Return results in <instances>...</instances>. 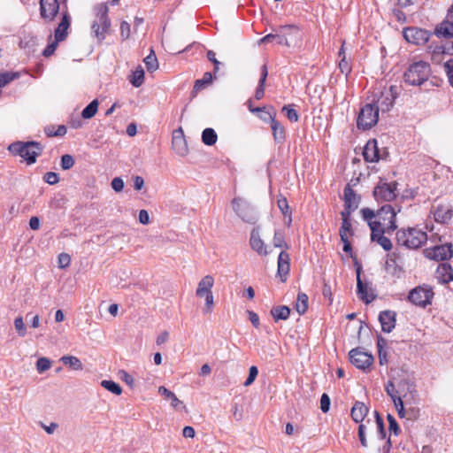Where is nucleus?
<instances>
[{
    "mask_svg": "<svg viewBox=\"0 0 453 453\" xmlns=\"http://www.w3.org/2000/svg\"><path fill=\"white\" fill-rule=\"evenodd\" d=\"M96 19L91 25L94 35L98 41L102 42L105 38L111 26V21L107 17L108 7L104 4H97L95 7Z\"/></svg>",
    "mask_w": 453,
    "mask_h": 453,
    "instance_id": "20e7f679",
    "label": "nucleus"
},
{
    "mask_svg": "<svg viewBox=\"0 0 453 453\" xmlns=\"http://www.w3.org/2000/svg\"><path fill=\"white\" fill-rule=\"evenodd\" d=\"M14 326L19 336H25L27 334V328L24 324L22 317H18L14 319Z\"/></svg>",
    "mask_w": 453,
    "mask_h": 453,
    "instance_id": "3c124183",
    "label": "nucleus"
},
{
    "mask_svg": "<svg viewBox=\"0 0 453 453\" xmlns=\"http://www.w3.org/2000/svg\"><path fill=\"white\" fill-rule=\"evenodd\" d=\"M395 408L397 411L398 417L400 418H411L414 417L415 410L413 407L405 408V402L402 401L400 398H397L396 401L394 402Z\"/></svg>",
    "mask_w": 453,
    "mask_h": 453,
    "instance_id": "c85d7f7f",
    "label": "nucleus"
},
{
    "mask_svg": "<svg viewBox=\"0 0 453 453\" xmlns=\"http://www.w3.org/2000/svg\"><path fill=\"white\" fill-rule=\"evenodd\" d=\"M435 33L438 35L444 37H453V22L445 21L442 22L436 29Z\"/></svg>",
    "mask_w": 453,
    "mask_h": 453,
    "instance_id": "c9c22d12",
    "label": "nucleus"
},
{
    "mask_svg": "<svg viewBox=\"0 0 453 453\" xmlns=\"http://www.w3.org/2000/svg\"><path fill=\"white\" fill-rule=\"evenodd\" d=\"M278 207L279 209L280 210V211L283 213V214H287L288 212V201L285 197H280L278 199Z\"/></svg>",
    "mask_w": 453,
    "mask_h": 453,
    "instance_id": "774afa93",
    "label": "nucleus"
},
{
    "mask_svg": "<svg viewBox=\"0 0 453 453\" xmlns=\"http://www.w3.org/2000/svg\"><path fill=\"white\" fill-rule=\"evenodd\" d=\"M71 263V257L66 253H61L59 254L58 257V265L59 268H66L70 265Z\"/></svg>",
    "mask_w": 453,
    "mask_h": 453,
    "instance_id": "13d9d810",
    "label": "nucleus"
},
{
    "mask_svg": "<svg viewBox=\"0 0 453 453\" xmlns=\"http://www.w3.org/2000/svg\"><path fill=\"white\" fill-rule=\"evenodd\" d=\"M397 395H399L401 400L405 402L406 406H408L415 402L417 391L412 383L404 380L397 384Z\"/></svg>",
    "mask_w": 453,
    "mask_h": 453,
    "instance_id": "2eb2a0df",
    "label": "nucleus"
},
{
    "mask_svg": "<svg viewBox=\"0 0 453 453\" xmlns=\"http://www.w3.org/2000/svg\"><path fill=\"white\" fill-rule=\"evenodd\" d=\"M434 293L428 287H417L409 294V300L415 305L425 307L431 303Z\"/></svg>",
    "mask_w": 453,
    "mask_h": 453,
    "instance_id": "9b49d317",
    "label": "nucleus"
},
{
    "mask_svg": "<svg viewBox=\"0 0 453 453\" xmlns=\"http://www.w3.org/2000/svg\"><path fill=\"white\" fill-rule=\"evenodd\" d=\"M257 374H258L257 367L255 365L250 366V370H249V376H248L247 380L244 381L243 385L245 387L250 386L255 381Z\"/></svg>",
    "mask_w": 453,
    "mask_h": 453,
    "instance_id": "603ef678",
    "label": "nucleus"
},
{
    "mask_svg": "<svg viewBox=\"0 0 453 453\" xmlns=\"http://www.w3.org/2000/svg\"><path fill=\"white\" fill-rule=\"evenodd\" d=\"M365 429L366 426L364 424H360L358 426V437L360 440V443L363 447H367V440L365 437Z\"/></svg>",
    "mask_w": 453,
    "mask_h": 453,
    "instance_id": "69168bd1",
    "label": "nucleus"
},
{
    "mask_svg": "<svg viewBox=\"0 0 453 453\" xmlns=\"http://www.w3.org/2000/svg\"><path fill=\"white\" fill-rule=\"evenodd\" d=\"M60 362L76 371H81L83 369L81 361L74 356H63L60 358Z\"/></svg>",
    "mask_w": 453,
    "mask_h": 453,
    "instance_id": "2f4dec72",
    "label": "nucleus"
},
{
    "mask_svg": "<svg viewBox=\"0 0 453 453\" xmlns=\"http://www.w3.org/2000/svg\"><path fill=\"white\" fill-rule=\"evenodd\" d=\"M385 390L387 394L389 395L393 403L397 400V398L401 397L397 395V386L395 387L392 381H388L385 386Z\"/></svg>",
    "mask_w": 453,
    "mask_h": 453,
    "instance_id": "a18cd8bd",
    "label": "nucleus"
},
{
    "mask_svg": "<svg viewBox=\"0 0 453 453\" xmlns=\"http://www.w3.org/2000/svg\"><path fill=\"white\" fill-rule=\"evenodd\" d=\"M290 314V310L288 306H279L272 310V315L275 320L287 319Z\"/></svg>",
    "mask_w": 453,
    "mask_h": 453,
    "instance_id": "ea45409f",
    "label": "nucleus"
},
{
    "mask_svg": "<svg viewBox=\"0 0 453 453\" xmlns=\"http://www.w3.org/2000/svg\"><path fill=\"white\" fill-rule=\"evenodd\" d=\"M367 413L368 408L362 402H356L351 409V417L356 423L362 422Z\"/></svg>",
    "mask_w": 453,
    "mask_h": 453,
    "instance_id": "cd10ccee",
    "label": "nucleus"
},
{
    "mask_svg": "<svg viewBox=\"0 0 453 453\" xmlns=\"http://www.w3.org/2000/svg\"><path fill=\"white\" fill-rule=\"evenodd\" d=\"M273 245L276 248H282V247H288L283 234L280 231H275L274 236H273Z\"/></svg>",
    "mask_w": 453,
    "mask_h": 453,
    "instance_id": "6e6d98bb",
    "label": "nucleus"
},
{
    "mask_svg": "<svg viewBox=\"0 0 453 453\" xmlns=\"http://www.w3.org/2000/svg\"><path fill=\"white\" fill-rule=\"evenodd\" d=\"M438 272L441 274L447 276V278L444 279V281L453 280V270L449 265L442 264L439 267Z\"/></svg>",
    "mask_w": 453,
    "mask_h": 453,
    "instance_id": "49530a36",
    "label": "nucleus"
},
{
    "mask_svg": "<svg viewBox=\"0 0 453 453\" xmlns=\"http://www.w3.org/2000/svg\"><path fill=\"white\" fill-rule=\"evenodd\" d=\"M375 417H376V424H377L378 432L380 434V437L381 440H383L386 436L383 420L380 418V417L379 416L377 411H375Z\"/></svg>",
    "mask_w": 453,
    "mask_h": 453,
    "instance_id": "e2e57ef3",
    "label": "nucleus"
},
{
    "mask_svg": "<svg viewBox=\"0 0 453 453\" xmlns=\"http://www.w3.org/2000/svg\"><path fill=\"white\" fill-rule=\"evenodd\" d=\"M296 311L302 315L304 314L308 309V296L304 293H299L296 303Z\"/></svg>",
    "mask_w": 453,
    "mask_h": 453,
    "instance_id": "e433bc0d",
    "label": "nucleus"
},
{
    "mask_svg": "<svg viewBox=\"0 0 453 453\" xmlns=\"http://www.w3.org/2000/svg\"><path fill=\"white\" fill-rule=\"evenodd\" d=\"M357 295L360 299H362L366 303L373 301L375 296L371 286L368 283H364L360 277V270H357Z\"/></svg>",
    "mask_w": 453,
    "mask_h": 453,
    "instance_id": "6ab92c4d",
    "label": "nucleus"
},
{
    "mask_svg": "<svg viewBox=\"0 0 453 453\" xmlns=\"http://www.w3.org/2000/svg\"><path fill=\"white\" fill-rule=\"evenodd\" d=\"M260 43H276L288 44V40L284 35L269 34L259 41Z\"/></svg>",
    "mask_w": 453,
    "mask_h": 453,
    "instance_id": "f704fd0d",
    "label": "nucleus"
},
{
    "mask_svg": "<svg viewBox=\"0 0 453 453\" xmlns=\"http://www.w3.org/2000/svg\"><path fill=\"white\" fill-rule=\"evenodd\" d=\"M74 165V158L69 154H65L61 157V167L63 170H69Z\"/></svg>",
    "mask_w": 453,
    "mask_h": 453,
    "instance_id": "8fccbe9b",
    "label": "nucleus"
},
{
    "mask_svg": "<svg viewBox=\"0 0 453 453\" xmlns=\"http://www.w3.org/2000/svg\"><path fill=\"white\" fill-rule=\"evenodd\" d=\"M143 61L148 72L152 73L158 68L157 58L153 50H150V53L144 58Z\"/></svg>",
    "mask_w": 453,
    "mask_h": 453,
    "instance_id": "58836bf2",
    "label": "nucleus"
},
{
    "mask_svg": "<svg viewBox=\"0 0 453 453\" xmlns=\"http://www.w3.org/2000/svg\"><path fill=\"white\" fill-rule=\"evenodd\" d=\"M349 359L352 365L364 371L369 368L373 362V357L360 349H354L350 350Z\"/></svg>",
    "mask_w": 453,
    "mask_h": 453,
    "instance_id": "ddd939ff",
    "label": "nucleus"
},
{
    "mask_svg": "<svg viewBox=\"0 0 453 453\" xmlns=\"http://www.w3.org/2000/svg\"><path fill=\"white\" fill-rule=\"evenodd\" d=\"M172 146L173 150L180 156H185L188 153V146L181 128L173 131Z\"/></svg>",
    "mask_w": 453,
    "mask_h": 453,
    "instance_id": "aec40b11",
    "label": "nucleus"
},
{
    "mask_svg": "<svg viewBox=\"0 0 453 453\" xmlns=\"http://www.w3.org/2000/svg\"><path fill=\"white\" fill-rule=\"evenodd\" d=\"M395 97V88L391 86L390 88H385L383 91H381L380 96L372 104L378 108V111H381L382 112H387L394 105Z\"/></svg>",
    "mask_w": 453,
    "mask_h": 453,
    "instance_id": "f8f14e48",
    "label": "nucleus"
},
{
    "mask_svg": "<svg viewBox=\"0 0 453 453\" xmlns=\"http://www.w3.org/2000/svg\"><path fill=\"white\" fill-rule=\"evenodd\" d=\"M290 258L288 253L281 251L278 257V274L281 277L282 281L286 280V277L289 273Z\"/></svg>",
    "mask_w": 453,
    "mask_h": 453,
    "instance_id": "a878e982",
    "label": "nucleus"
},
{
    "mask_svg": "<svg viewBox=\"0 0 453 453\" xmlns=\"http://www.w3.org/2000/svg\"><path fill=\"white\" fill-rule=\"evenodd\" d=\"M259 118L265 122H273L275 120V112H271L269 111H265V108H261V111H258Z\"/></svg>",
    "mask_w": 453,
    "mask_h": 453,
    "instance_id": "4d7b16f0",
    "label": "nucleus"
},
{
    "mask_svg": "<svg viewBox=\"0 0 453 453\" xmlns=\"http://www.w3.org/2000/svg\"><path fill=\"white\" fill-rule=\"evenodd\" d=\"M111 186L115 192H121L125 186L124 180L120 177H116L111 180Z\"/></svg>",
    "mask_w": 453,
    "mask_h": 453,
    "instance_id": "680f3d73",
    "label": "nucleus"
},
{
    "mask_svg": "<svg viewBox=\"0 0 453 453\" xmlns=\"http://www.w3.org/2000/svg\"><path fill=\"white\" fill-rule=\"evenodd\" d=\"M213 80L212 74L211 73H205L203 74V77L200 80H196L194 85V90L199 91L203 89L206 85H209L211 83Z\"/></svg>",
    "mask_w": 453,
    "mask_h": 453,
    "instance_id": "79ce46f5",
    "label": "nucleus"
},
{
    "mask_svg": "<svg viewBox=\"0 0 453 453\" xmlns=\"http://www.w3.org/2000/svg\"><path fill=\"white\" fill-rule=\"evenodd\" d=\"M361 214L372 231L371 240L377 242L385 250H390L392 249L391 241L383 235L387 229L380 228L378 225L373 222V219L375 218L374 211L369 208H364L361 210Z\"/></svg>",
    "mask_w": 453,
    "mask_h": 453,
    "instance_id": "f03ea898",
    "label": "nucleus"
},
{
    "mask_svg": "<svg viewBox=\"0 0 453 453\" xmlns=\"http://www.w3.org/2000/svg\"><path fill=\"white\" fill-rule=\"evenodd\" d=\"M379 320L380 322L382 331L390 333L395 326V314L391 311H381L379 315Z\"/></svg>",
    "mask_w": 453,
    "mask_h": 453,
    "instance_id": "b1692460",
    "label": "nucleus"
},
{
    "mask_svg": "<svg viewBox=\"0 0 453 453\" xmlns=\"http://www.w3.org/2000/svg\"><path fill=\"white\" fill-rule=\"evenodd\" d=\"M203 298L205 300V305H204V307L203 309V312L204 314L211 313L212 311V309H213V306H214L213 294L204 296Z\"/></svg>",
    "mask_w": 453,
    "mask_h": 453,
    "instance_id": "5fc2aeb1",
    "label": "nucleus"
},
{
    "mask_svg": "<svg viewBox=\"0 0 453 453\" xmlns=\"http://www.w3.org/2000/svg\"><path fill=\"white\" fill-rule=\"evenodd\" d=\"M403 37L410 43L424 45L428 42L430 34L418 27H408L403 30Z\"/></svg>",
    "mask_w": 453,
    "mask_h": 453,
    "instance_id": "4468645a",
    "label": "nucleus"
},
{
    "mask_svg": "<svg viewBox=\"0 0 453 453\" xmlns=\"http://www.w3.org/2000/svg\"><path fill=\"white\" fill-rule=\"evenodd\" d=\"M250 248L259 256H267L269 254L268 247L260 237L258 227H254L250 233Z\"/></svg>",
    "mask_w": 453,
    "mask_h": 453,
    "instance_id": "a211bd4d",
    "label": "nucleus"
},
{
    "mask_svg": "<svg viewBox=\"0 0 453 453\" xmlns=\"http://www.w3.org/2000/svg\"><path fill=\"white\" fill-rule=\"evenodd\" d=\"M129 81L135 88H139L142 85L144 81V71L142 66H138L133 71Z\"/></svg>",
    "mask_w": 453,
    "mask_h": 453,
    "instance_id": "473e14b6",
    "label": "nucleus"
},
{
    "mask_svg": "<svg viewBox=\"0 0 453 453\" xmlns=\"http://www.w3.org/2000/svg\"><path fill=\"white\" fill-rule=\"evenodd\" d=\"M432 213L437 223L448 224L453 217V208L449 203H440L434 207Z\"/></svg>",
    "mask_w": 453,
    "mask_h": 453,
    "instance_id": "dca6fc26",
    "label": "nucleus"
},
{
    "mask_svg": "<svg viewBox=\"0 0 453 453\" xmlns=\"http://www.w3.org/2000/svg\"><path fill=\"white\" fill-rule=\"evenodd\" d=\"M271 127L274 139L278 142H281L284 139L283 127L278 121L274 120L271 123Z\"/></svg>",
    "mask_w": 453,
    "mask_h": 453,
    "instance_id": "c03bdc74",
    "label": "nucleus"
},
{
    "mask_svg": "<svg viewBox=\"0 0 453 453\" xmlns=\"http://www.w3.org/2000/svg\"><path fill=\"white\" fill-rule=\"evenodd\" d=\"M396 186V182L378 184L373 190L375 199L378 202H390L394 200L397 196Z\"/></svg>",
    "mask_w": 453,
    "mask_h": 453,
    "instance_id": "9d476101",
    "label": "nucleus"
},
{
    "mask_svg": "<svg viewBox=\"0 0 453 453\" xmlns=\"http://www.w3.org/2000/svg\"><path fill=\"white\" fill-rule=\"evenodd\" d=\"M158 394L161 395L165 400H169L171 402V406L173 408H177L181 404V402L178 399L176 395L164 386H160L158 388Z\"/></svg>",
    "mask_w": 453,
    "mask_h": 453,
    "instance_id": "c756f323",
    "label": "nucleus"
},
{
    "mask_svg": "<svg viewBox=\"0 0 453 453\" xmlns=\"http://www.w3.org/2000/svg\"><path fill=\"white\" fill-rule=\"evenodd\" d=\"M427 239L426 232L415 227L401 229L396 233L397 243L409 249L419 248Z\"/></svg>",
    "mask_w": 453,
    "mask_h": 453,
    "instance_id": "f257e3e1",
    "label": "nucleus"
},
{
    "mask_svg": "<svg viewBox=\"0 0 453 453\" xmlns=\"http://www.w3.org/2000/svg\"><path fill=\"white\" fill-rule=\"evenodd\" d=\"M400 211V207L385 204L377 211V213L374 212L375 218L373 219V222H375L380 228L393 232L397 227L395 219L396 214Z\"/></svg>",
    "mask_w": 453,
    "mask_h": 453,
    "instance_id": "423d86ee",
    "label": "nucleus"
},
{
    "mask_svg": "<svg viewBox=\"0 0 453 453\" xmlns=\"http://www.w3.org/2000/svg\"><path fill=\"white\" fill-rule=\"evenodd\" d=\"M97 110H98V101L93 100L88 105H87L83 109V111L81 112V116L85 119H91L96 114Z\"/></svg>",
    "mask_w": 453,
    "mask_h": 453,
    "instance_id": "4c0bfd02",
    "label": "nucleus"
},
{
    "mask_svg": "<svg viewBox=\"0 0 453 453\" xmlns=\"http://www.w3.org/2000/svg\"><path fill=\"white\" fill-rule=\"evenodd\" d=\"M282 111L286 113L287 118L292 122H296L299 119L297 111L290 105L283 106Z\"/></svg>",
    "mask_w": 453,
    "mask_h": 453,
    "instance_id": "09e8293b",
    "label": "nucleus"
},
{
    "mask_svg": "<svg viewBox=\"0 0 453 453\" xmlns=\"http://www.w3.org/2000/svg\"><path fill=\"white\" fill-rule=\"evenodd\" d=\"M231 205L234 211L242 221L249 224H255L257 222V212L248 201L236 197L232 200Z\"/></svg>",
    "mask_w": 453,
    "mask_h": 453,
    "instance_id": "6e6552de",
    "label": "nucleus"
},
{
    "mask_svg": "<svg viewBox=\"0 0 453 453\" xmlns=\"http://www.w3.org/2000/svg\"><path fill=\"white\" fill-rule=\"evenodd\" d=\"M330 407V398L326 394H323L320 398V409L323 412H327Z\"/></svg>",
    "mask_w": 453,
    "mask_h": 453,
    "instance_id": "338daca9",
    "label": "nucleus"
},
{
    "mask_svg": "<svg viewBox=\"0 0 453 453\" xmlns=\"http://www.w3.org/2000/svg\"><path fill=\"white\" fill-rule=\"evenodd\" d=\"M213 286L214 278L211 275L203 276L198 282L196 296L203 298L204 296L211 295Z\"/></svg>",
    "mask_w": 453,
    "mask_h": 453,
    "instance_id": "5701e85b",
    "label": "nucleus"
},
{
    "mask_svg": "<svg viewBox=\"0 0 453 453\" xmlns=\"http://www.w3.org/2000/svg\"><path fill=\"white\" fill-rule=\"evenodd\" d=\"M43 180L50 185H54L59 181L58 175L54 172H48L44 174Z\"/></svg>",
    "mask_w": 453,
    "mask_h": 453,
    "instance_id": "052dcab7",
    "label": "nucleus"
},
{
    "mask_svg": "<svg viewBox=\"0 0 453 453\" xmlns=\"http://www.w3.org/2000/svg\"><path fill=\"white\" fill-rule=\"evenodd\" d=\"M8 150L20 156L30 165L36 161V157L42 153V147L36 142H17L10 144Z\"/></svg>",
    "mask_w": 453,
    "mask_h": 453,
    "instance_id": "7ed1b4c3",
    "label": "nucleus"
},
{
    "mask_svg": "<svg viewBox=\"0 0 453 453\" xmlns=\"http://www.w3.org/2000/svg\"><path fill=\"white\" fill-rule=\"evenodd\" d=\"M268 75L267 67L264 65L261 68V77L259 79L258 86L256 89L255 97L257 100H260L265 95V84Z\"/></svg>",
    "mask_w": 453,
    "mask_h": 453,
    "instance_id": "7c9ffc66",
    "label": "nucleus"
},
{
    "mask_svg": "<svg viewBox=\"0 0 453 453\" xmlns=\"http://www.w3.org/2000/svg\"><path fill=\"white\" fill-rule=\"evenodd\" d=\"M101 386L116 395H119L122 393L120 386L113 380H102Z\"/></svg>",
    "mask_w": 453,
    "mask_h": 453,
    "instance_id": "a19ab883",
    "label": "nucleus"
},
{
    "mask_svg": "<svg viewBox=\"0 0 453 453\" xmlns=\"http://www.w3.org/2000/svg\"><path fill=\"white\" fill-rule=\"evenodd\" d=\"M430 74V66L425 61L411 64L404 73V81L412 86H419L426 81Z\"/></svg>",
    "mask_w": 453,
    "mask_h": 453,
    "instance_id": "39448f33",
    "label": "nucleus"
},
{
    "mask_svg": "<svg viewBox=\"0 0 453 453\" xmlns=\"http://www.w3.org/2000/svg\"><path fill=\"white\" fill-rule=\"evenodd\" d=\"M387 418L388 421L389 431L393 432L395 435H397L400 431V428L398 426V424H397L395 418L390 414L388 415Z\"/></svg>",
    "mask_w": 453,
    "mask_h": 453,
    "instance_id": "bf43d9fd",
    "label": "nucleus"
},
{
    "mask_svg": "<svg viewBox=\"0 0 453 453\" xmlns=\"http://www.w3.org/2000/svg\"><path fill=\"white\" fill-rule=\"evenodd\" d=\"M66 4L62 0H41L40 1V13L41 17L47 22L52 21L56 15L58 13L62 5L63 11L66 9Z\"/></svg>",
    "mask_w": 453,
    "mask_h": 453,
    "instance_id": "1a4fd4ad",
    "label": "nucleus"
},
{
    "mask_svg": "<svg viewBox=\"0 0 453 453\" xmlns=\"http://www.w3.org/2000/svg\"><path fill=\"white\" fill-rule=\"evenodd\" d=\"M359 197L355 194L354 190L347 186L344 188V204L345 209L342 212H349V215L358 207Z\"/></svg>",
    "mask_w": 453,
    "mask_h": 453,
    "instance_id": "4be33fe9",
    "label": "nucleus"
},
{
    "mask_svg": "<svg viewBox=\"0 0 453 453\" xmlns=\"http://www.w3.org/2000/svg\"><path fill=\"white\" fill-rule=\"evenodd\" d=\"M218 140V135L214 129L207 127L202 133V141L208 146L214 145Z\"/></svg>",
    "mask_w": 453,
    "mask_h": 453,
    "instance_id": "72a5a7b5",
    "label": "nucleus"
},
{
    "mask_svg": "<svg viewBox=\"0 0 453 453\" xmlns=\"http://www.w3.org/2000/svg\"><path fill=\"white\" fill-rule=\"evenodd\" d=\"M59 42L60 41H57V39L55 38V40L53 42H50L49 45L46 47V49L43 50V56H45V57L51 56L54 53V51L56 50Z\"/></svg>",
    "mask_w": 453,
    "mask_h": 453,
    "instance_id": "0e129e2a",
    "label": "nucleus"
},
{
    "mask_svg": "<svg viewBox=\"0 0 453 453\" xmlns=\"http://www.w3.org/2000/svg\"><path fill=\"white\" fill-rule=\"evenodd\" d=\"M51 366V362L47 357H40L36 362V369L41 373L49 370Z\"/></svg>",
    "mask_w": 453,
    "mask_h": 453,
    "instance_id": "de8ad7c7",
    "label": "nucleus"
},
{
    "mask_svg": "<svg viewBox=\"0 0 453 453\" xmlns=\"http://www.w3.org/2000/svg\"><path fill=\"white\" fill-rule=\"evenodd\" d=\"M449 82L453 88V59L448 60L443 65Z\"/></svg>",
    "mask_w": 453,
    "mask_h": 453,
    "instance_id": "864d4df0",
    "label": "nucleus"
},
{
    "mask_svg": "<svg viewBox=\"0 0 453 453\" xmlns=\"http://www.w3.org/2000/svg\"><path fill=\"white\" fill-rule=\"evenodd\" d=\"M363 156L365 161L372 163L377 162L382 157L376 140H369L366 142L364 148Z\"/></svg>",
    "mask_w": 453,
    "mask_h": 453,
    "instance_id": "412c9836",
    "label": "nucleus"
},
{
    "mask_svg": "<svg viewBox=\"0 0 453 453\" xmlns=\"http://www.w3.org/2000/svg\"><path fill=\"white\" fill-rule=\"evenodd\" d=\"M426 256L430 259L445 260L452 256V249L449 244L437 245L425 250Z\"/></svg>",
    "mask_w": 453,
    "mask_h": 453,
    "instance_id": "f3484780",
    "label": "nucleus"
},
{
    "mask_svg": "<svg viewBox=\"0 0 453 453\" xmlns=\"http://www.w3.org/2000/svg\"><path fill=\"white\" fill-rule=\"evenodd\" d=\"M379 119L378 108L372 104L364 105L357 116V127L358 129L367 130L375 126Z\"/></svg>",
    "mask_w": 453,
    "mask_h": 453,
    "instance_id": "0eeeda50",
    "label": "nucleus"
},
{
    "mask_svg": "<svg viewBox=\"0 0 453 453\" xmlns=\"http://www.w3.org/2000/svg\"><path fill=\"white\" fill-rule=\"evenodd\" d=\"M344 44H345V42H343L342 44V48L339 51V57L341 58V61L339 63V68L342 73L348 74L351 69H350L349 65L346 61V56L344 53Z\"/></svg>",
    "mask_w": 453,
    "mask_h": 453,
    "instance_id": "37998d69",
    "label": "nucleus"
},
{
    "mask_svg": "<svg viewBox=\"0 0 453 453\" xmlns=\"http://www.w3.org/2000/svg\"><path fill=\"white\" fill-rule=\"evenodd\" d=\"M342 223L339 231L341 241H346L354 234V230L351 225V215L349 212H341Z\"/></svg>",
    "mask_w": 453,
    "mask_h": 453,
    "instance_id": "393cba45",
    "label": "nucleus"
},
{
    "mask_svg": "<svg viewBox=\"0 0 453 453\" xmlns=\"http://www.w3.org/2000/svg\"><path fill=\"white\" fill-rule=\"evenodd\" d=\"M69 26L70 20L68 12L67 11H63L62 20L55 30V38L57 41H63L65 38Z\"/></svg>",
    "mask_w": 453,
    "mask_h": 453,
    "instance_id": "bb28decb",
    "label": "nucleus"
}]
</instances>
